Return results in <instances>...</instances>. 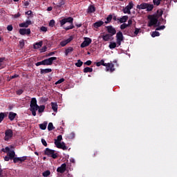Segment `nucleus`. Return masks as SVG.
I'll return each instance as SVG.
<instances>
[{"label":"nucleus","instance_id":"nucleus-23","mask_svg":"<svg viewBox=\"0 0 177 177\" xmlns=\"http://www.w3.org/2000/svg\"><path fill=\"white\" fill-rule=\"evenodd\" d=\"M17 113H14V112H10L9 113V115H8V118L10 121H12L15 120V118H16L17 116Z\"/></svg>","mask_w":177,"mask_h":177},{"label":"nucleus","instance_id":"nucleus-58","mask_svg":"<svg viewBox=\"0 0 177 177\" xmlns=\"http://www.w3.org/2000/svg\"><path fill=\"white\" fill-rule=\"evenodd\" d=\"M10 160H11L10 157H9L8 156H5V158H4L5 161L8 162V161H10Z\"/></svg>","mask_w":177,"mask_h":177},{"label":"nucleus","instance_id":"nucleus-63","mask_svg":"<svg viewBox=\"0 0 177 177\" xmlns=\"http://www.w3.org/2000/svg\"><path fill=\"white\" fill-rule=\"evenodd\" d=\"M127 27L125 26L124 25L122 24L120 26V28L123 30H125Z\"/></svg>","mask_w":177,"mask_h":177},{"label":"nucleus","instance_id":"nucleus-34","mask_svg":"<svg viewBox=\"0 0 177 177\" xmlns=\"http://www.w3.org/2000/svg\"><path fill=\"white\" fill-rule=\"evenodd\" d=\"M47 122H44L41 124H39V128L40 129H42L43 131H44L45 129H46L47 128Z\"/></svg>","mask_w":177,"mask_h":177},{"label":"nucleus","instance_id":"nucleus-28","mask_svg":"<svg viewBox=\"0 0 177 177\" xmlns=\"http://www.w3.org/2000/svg\"><path fill=\"white\" fill-rule=\"evenodd\" d=\"M163 11L161 9L157 10L156 15H152L151 16H156V18H160L162 16Z\"/></svg>","mask_w":177,"mask_h":177},{"label":"nucleus","instance_id":"nucleus-29","mask_svg":"<svg viewBox=\"0 0 177 177\" xmlns=\"http://www.w3.org/2000/svg\"><path fill=\"white\" fill-rule=\"evenodd\" d=\"M111 20H113V15H110L107 16L106 21H104V24H109L111 23Z\"/></svg>","mask_w":177,"mask_h":177},{"label":"nucleus","instance_id":"nucleus-62","mask_svg":"<svg viewBox=\"0 0 177 177\" xmlns=\"http://www.w3.org/2000/svg\"><path fill=\"white\" fill-rule=\"evenodd\" d=\"M8 31H12V25H9L7 26Z\"/></svg>","mask_w":177,"mask_h":177},{"label":"nucleus","instance_id":"nucleus-51","mask_svg":"<svg viewBox=\"0 0 177 177\" xmlns=\"http://www.w3.org/2000/svg\"><path fill=\"white\" fill-rule=\"evenodd\" d=\"M46 50H47V46H44V47H43L42 48L40 49V53H43L46 52Z\"/></svg>","mask_w":177,"mask_h":177},{"label":"nucleus","instance_id":"nucleus-25","mask_svg":"<svg viewBox=\"0 0 177 177\" xmlns=\"http://www.w3.org/2000/svg\"><path fill=\"white\" fill-rule=\"evenodd\" d=\"M75 133L74 132H71V133H68V135H66V139H68V140L75 139Z\"/></svg>","mask_w":177,"mask_h":177},{"label":"nucleus","instance_id":"nucleus-44","mask_svg":"<svg viewBox=\"0 0 177 177\" xmlns=\"http://www.w3.org/2000/svg\"><path fill=\"white\" fill-rule=\"evenodd\" d=\"M65 80L64 78H61L60 80H59L57 82H55V85H58V84H60L63 82H64Z\"/></svg>","mask_w":177,"mask_h":177},{"label":"nucleus","instance_id":"nucleus-1","mask_svg":"<svg viewBox=\"0 0 177 177\" xmlns=\"http://www.w3.org/2000/svg\"><path fill=\"white\" fill-rule=\"evenodd\" d=\"M73 18L72 17H68V18H64L60 20L61 27H63L66 24L68 23V26H64V30L68 31L69 30H73L75 26H73Z\"/></svg>","mask_w":177,"mask_h":177},{"label":"nucleus","instance_id":"nucleus-10","mask_svg":"<svg viewBox=\"0 0 177 177\" xmlns=\"http://www.w3.org/2000/svg\"><path fill=\"white\" fill-rule=\"evenodd\" d=\"M106 64V66H106V72H111V73L115 71V68H114V64L113 63H109Z\"/></svg>","mask_w":177,"mask_h":177},{"label":"nucleus","instance_id":"nucleus-26","mask_svg":"<svg viewBox=\"0 0 177 177\" xmlns=\"http://www.w3.org/2000/svg\"><path fill=\"white\" fill-rule=\"evenodd\" d=\"M16 156V153L14 151H10L9 153H7V156L10 157V160H12L15 158V156Z\"/></svg>","mask_w":177,"mask_h":177},{"label":"nucleus","instance_id":"nucleus-46","mask_svg":"<svg viewBox=\"0 0 177 177\" xmlns=\"http://www.w3.org/2000/svg\"><path fill=\"white\" fill-rule=\"evenodd\" d=\"M133 8V3L132 1H130L129 5L127 6L126 8L128 9H132Z\"/></svg>","mask_w":177,"mask_h":177},{"label":"nucleus","instance_id":"nucleus-11","mask_svg":"<svg viewBox=\"0 0 177 177\" xmlns=\"http://www.w3.org/2000/svg\"><path fill=\"white\" fill-rule=\"evenodd\" d=\"M67 165L66 163H63L61 165L60 167H58L57 169H56V171H57L59 174H64L66 171Z\"/></svg>","mask_w":177,"mask_h":177},{"label":"nucleus","instance_id":"nucleus-2","mask_svg":"<svg viewBox=\"0 0 177 177\" xmlns=\"http://www.w3.org/2000/svg\"><path fill=\"white\" fill-rule=\"evenodd\" d=\"M37 99L35 97L32 98V100L30 101V111H32V116L37 115V111L39 106V105H37Z\"/></svg>","mask_w":177,"mask_h":177},{"label":"nucleus","instance_id":"nucleus-35","mask_svg":"<svg viewBox=\"0 0 177 177\" xmlns=\"http://www.w3.org/2000/svg\"><path fill=\"white\" fill-rule=\"evenodd\" d=\"M162 0H153V5L155 6H159L160 4H161V1Z\"/></svg>","mask_w":177,"mask_h":177},{"label":"nucleus","instance_id":"nucleus-18","mask_svg":"<svg viewBox=\"0 0 177 177\" xmlns=\"http://www.w3.org/2000/svg\"><path fill=\"white\" fill-rule=\"evenodd\" d=\"M50 105H51V109H53L54 113H57L58 109V105L57 102H51Z\"/></svg>","mask_w":177,"mask_h":177},{"label":"nucleus","instance_id":"nucleus-61","mask_svg":"<svg viewBox=\"0 0 177 177\" xmlns=\"http://www.w3.org/2000/svg\"><path fill=\"white\" fill-rule=\"evenodd\" d=\"M5 150H6L5 151L6 153L12 151V150H10V148L8 147H6Z\"/></svg>","mask_w":177,"mask_h":177},{"label":"nucleus","instance_id":"nucleus-15","mask_svg":"<svg viewBox=\"0 0 177 177\" xmlns=\"http://www.w3.org/2000/svg\"><path fill=\"white\" fill-rule=\"evenodd\" d=\"M31 24H32V21L30 20H27V21H26V22H23V23L20 24L19 27L27 28L29 26H30Z\"/></svg>","mask_w":177,"mask_h":177},{"label":"nucleus","instance_id":"nucleus-37","mask_svg":"<svg viewBox=\"0 0 177 177\" xmlns=\"http://www.w3.org/2000/svg\"><path fill=\"white\" fill-rule=\"evenodd\" d=\"M50 175V170H46V171H44L43 173H42V176H44V177H48V176H49Z\"/></svg>","mask_w":177,"mask_h":177},{"label":"nucleus","instance_id":"nucleus-40","mask_svg":"<svg viewBox=\"0 0 177 177\" xmlns=\"http://www.w3.org/2000/svg\"><path fill=\"white\" fill-rule=\"evenodd\" d=\"M131 8H125L124 10H122V12L124 13V14H129V15H131Z\"/></svg>","mask_w":177,"mask_h":177},{"label":"nucleus","instance_id":"nucleus-17","mask_svg":"<svg viewBox=\"0 0 177 177\" xmlns=\"http://www.w3.org/2000/svg\"><path fill=\"white\" fill-rule=\"evenodd\" d=\"M50 72H52V68H45V69L41 68L40 69V74L41 75L48 74Z\"/></svg>","mask_w":177,"mask_h":177},{"label":"nucleus","instance_id":"nucleus-7","mask_svg":"<svg viewBox=\"0 0 177 177\" xmlns=\"http://www.w3.org/2000/svg\"><path fill=\"white\" fill-rule=\"evenodd\" d=\"M124 41V36L122 32H118L116 33V44L118 46H121V42Z\"/></svg>","mask_w":177,"mask_h":177},{"label":"nucleus","instance_id":"nucleus-6","mask_svg":"<svg viewBox=\"0 0 177 177\" xmlns=\"http://www.w3.org/2000/svg\"><path fill=\"white\" fill-rule=\"evenodd\" d=\"M148 19H149V22H148L147 26L152 27L153 26H156L158 23V19L155 15H148Z\"/></svg>","mask_w":177,"mask_h":177},{"label":"nucleus","instance_id":"nucleus-56","mask_svg":"<svg viewBox=\"0 0 177 177\" xmlns=\"http://www.w3.org/2000/svg\"><path fill=\"white\" fill-rule=\"evenodd\" d=\"M55 53H57V51L50 52V53H48V54L47 55V56H48V57H50V56L55 55Z\"/></svg>","mask_w":177,"mask_h":177},{"label":"nucleus","instance_id":"nucleus-5","mask_svg":"<svg viewBox=\"0 0 177 177\" xmlns=\"http://www.w3.org/2000/svg\"><path fill=\"white\" fill-rule=\"evenodd\" d=\"M44 154L48 157L53 158V159H57L58 158V153L55 150L50 149V148H46L45 150H44Z\"/></svg>","mask_w":177,"mask_h":177},{"label":"nucleus","instance_id":"nucleus-43","mask_svg":"<svg viewBox=\"0 0 177 177\" xmlns=\"http://www.w3.org/2000/svg\"><path fill=\"white\" fill-rule=\"evenodd\" d=\"M54 145H55L56 147L59 148V146L62 145V142L55 140V141H54Z\"/></svg>","mask_w":177,"mask_h":177},{"label":"nucleus","instance_id":"nucleus-30","mask_svg":"<svg viewBox=\"0 0 177 177\" xmlns=\"http://www.w3.org/2000/svg\"><path fill=\"white\" fill-rule=\"evenodd\" d=\"M93 71V69L92 68L90 67H86L84 68L83 72L84 73H92Z\"/></svg>","mask_w":177,"mask_h":177},{"label":"nucleus","instance_id":"nucleus-45","mask_svg":"<svg viewBox=\"0 0 177 177\" xmlns=\"http://www.w3.org/2000/svg\"><path fill=\"white\" fill-rule=\"evenodd\" d=\"M20 162H23L27 160V156H23L21 158H18Z\"/></svg>","mask_w":177,"mask_h":177},{"label":"nucleus","instance_id":"nucleus-50","mask_svg":"<svg viewBox=\"0 0 177 177\" xmlns=\"http://www.w3.org/2000/svg\"><path fill=\"white\" fill-rule=\"evenodd\" d=\"M55 20H53V19H51L50 21V24H48V26H50V27H53L54 26H55Z\"/></svg>","mask_w":177,"mask_h":177},{"label":"nucleus","instance_id":"nucleus-8","mask_svg":"<svg viewBox=\"0 0 177 177\" xmlns=\"http://www.w3.org/2000/svg\"><path fill=\"white\" fill-rule=\"evenodd\" d=\"M84 40L83 43L81 44L80 47L86 48V47L90 46V44L92 42L91 39L89 37H85V38H84Z\"/></svg>","mask_w":177,"mask_h":177},{"label":"nucleus","instance_id":"nucleus-49","mask_svg":"<svg viewBox=\"0 0 177 177\" xmlns=\"http://www.w3.org/2000/svg\"><path fill=\"white\" fill-rule=\"evenodd\" d=\"M25 46V43H24V41L22 40V41H19V47L21 48H23Z\"/></svg>","mask_w":177,"mask_h":177},{"label":"nucleus","instance_id":"nucleus-20","mask_svg":"<svg viewBox=\"0 0 177 177\" xmlns=\"http://www.w3.org/2000/svg\"><path fill=\"white\" fill-rule=\"evenodd\" d=\"M43 45V42L42 41H40L38 43H35V44H33V48L35 50L39 49L40 48L42 47Z\"/></svg>","mask_w":177,"mask_h":177},{"label":"nucleus","instance_id":"nucleus-19","mask_svg":"<svg viewBox=\"0 0 177 177\" xmlns=\"http://www.w3.org/2000/svg\"><path fill=\"white\" fill-rule=\"evenodd\" d=\"M113 35H109V34H106L105 35L102 36V38L103 39V41H109L111 40V37Z\"/></svg>","mask_w":177,"mask_h":177},{"label":"nucleus","instance_id":"nucleus-14","mask_svg":"<svg viewBox=\"0 0 177 177\" xmlns=\"http://www.w3.org/2000/svg\"><path fill=\"white\" fill-rule=\"evenodd\" d=\"M73 40V36H69L68 39H66L65 41H62L60 43V46L62 47L66 46L68 43L72 41Z\"/></svg>","mask_w":177,"mask_h":177},{"label":"nucleus","instance_id":"nucleus-32","mask_svg":"<svg viewBox=\"0 0 177 177\" xmlns=\"http://www.w3.org/2000/svg\"><path fill=\"white\" fill-rule=\"evenodd\" d=\"M65 5V0H61L57 5H56V8L59 9L62 6Z\"/></svg>","mask_w":177,"mask_h":177},{"label":"nucleus","instance_id":"nucleus-22","mask_svg":"<svg viewBox=\"0 0 177 177\" xmlns=\"http://www.w3.org/2000/svg\"><path fill=\"white\" fill-rule=\"evenodd\" d=\"M103 24H104L103 21L100 20L93 24V27L95 28H98L99 27H101L102 26H103Z\"/></svg>","mask_w":177,"mask_h":177},{"label":"nucleus","instance_id":"nucleus-24","mask_svg":"<svg viewBox=\"0 0 177 177\" xmlns=\"http://www.w3.org/2000/svg\"><path fill=\"white\" fill-rule=\"evenodd\" d=\"M107 64L108 63H105V62L104 61V59H101V61L98 62H96L95 63V65L96 66H107Z\"/></svg>","mask_w":177,"mask_h":177},{"label":"nucleus","instance_id":"nucleus-64","mask_svg":"<svg viewBox=\"0 0 177 177\" xmlns=\"http://www.w3.org/2000/svg\"><path fill=\"white\" fill-rule=\"evenodd\" d=\"M21 15L19 12H17V14L14 15L15 18H19Z\"/></svg>","mask_w":177,"mask_h":177},{"label":"nucleus","instance_id":"nucleus-9","mask_svg":"<svg viewBox=\"0 0 177 177\" xmlns=\"http://www.w3.org/2000/svg\"><path fill=\"white\" fill-rule=\"evenodd\" d=\"M12 137V131L11 129L6 130L4 140L8 141Z\"/></svg>","mask_w":177,"mask_h":177},{"label":"nucleus","instance_id":"nucleus-27","mask_svg":"<svg viewBox=\"0 0 177 177\" xmlns=\"http://www.w3.org/2000/svg\"><path fill=\"white\" fill-rule=\"evenodd\" d=\"M72 52H73V48L69 46L68 48L66 49L65 50V55L68 56V54L72 53Z\"/></svg>","mask_w":177,"mask_h":177},{"label":"nucleus","instance_id":"nucleus-47","mask_svg":"<svg viewBox=\"0 0 177 177\" xmlns=\"http://www.w3.org/2000/svg\"><path fill=\"white\" fill-rule=\"evenodd\" d=\"M41 142H42V145L44 147H48V144L46 140H45V139H41Z\"/></svg>","mask_w":177,"mask_h":177},{"label":"nucleus","instance_id":"nucleus-39","mask_svg":"<svg viewBox=\"0 0 177 177\" xmlns=\"http://www.w3.org/2000/svg\"><path fill=\"white\" fill-rule=\"evenodd\" d=\"M58 149H61L64 151H66L68 149L67 147H66L65 142H62V145L59 146V147H57Z\"/></svg>","mask_w":177,"mask_h":177},{"label":"nucleus","instance_id":"nucleus-55","mask_svg":"<svg viewBox=\"0 0 177 177\" xmlns=\"http://www.w3.org/2000/svg\"><path fill=\"white\" fill-rule=\"evenodd\" d=\"M41 31L44 32H47V28L45 26H42L40 28Z\"/></svg>","mask_w":177,"mask_h":177},{"label":"nucleus","instance_id":"nucleus-21","mask_svg":"<svg viewBox=\"0 0 177 177\" xmlns=\"http://www.w3.org/2000/svg\"><path fill=\"white\" fill-rule=\"evenodd\" d=\"M96 10L95 6H89L87 10L88 14H91L95 12Z\"/></svg>","mask_w":177,"mask_h":177},{"label":"nucleus","instance_id":"nucleus-57","mask_svg":"<svg viewBox=\"0 0 177 177\" xmlns=\"http://www.w3.org/2000/svg\"><path fill=\"white\" fill-rule=\"evenodd\" d=\"M24 91L22 89H19L18 91H17V94L18 95H21L23 93Z\"/></svg>","mask_w":177,"mask_h":177},{"label":"nucleus","instance_id":"nucleus-52","mask_svg":"<svg viewBox=\"0 0 177 177\" xmlns=\"http://www.w3.org/2000/svg\"><path fill=\"white\" fill-rule=\"evenodd\" d=\"M165 28V26H159L156 28V31H160V30H164Z\"/></svg>","mask_w":177,"mask_h":177},{"label":"nucleus","instance_id":"nucleus-3","mask_svg":"<svg viewBox=\"0 0 177 177\" xmlns=\"http://www.w3.org/2000/svg\"><path fill=\"white\" fill-rule=\"evenodd\" d=\"M57 57H50L47 59H44L43 61L38 62L37 63H35L36 66H39L41 65L44 66H52L54 61L57 60Z\"/></svg>","mask_w":177,"mask_h":177},{"label":"nucleus","instance_id":"nucleus-38","mask_svg":"<svg viewBox=\"0 0 177 177\" xmlns=\"http://www.w3.org/2000/svg\"><path fill=\"white\" fill-rule=\"evenodd\" d=\"M53 129H55V127H53V123L52 122L48 123V131H53Z\"/></svg>","mask_w":177,"mask_h":177},{"label":"nucleus","instance_id":"nucleus-4","mask_svg":"<svg viewBox=\"0 0 177 177\" xmlns=\"http://www.w3.org/2000/svg\"><path fill=\"white\" fill-rule=\"evenodd\" d=\"M136 8H137V9H139V10H145V9H147V12H151L153 10L154 5L151 4V3H142L140 5H137Z\"/></svg>","mask_w":177,"mask_h":177},{"label":"nucleus","instance_id":"nucleus-59","mask_svg":"<svg viewBox=\"0 0 177 177\" xmlns=\"http://www.w3.org/2000/svg\"><path fill=\"white\" fill-rule=\"evenodd\" d=\"M12 160H14V162H15V163H17V162H20V160H19V158H12Z\"/></svg>","mask_w":177,"mask_h":177},{"label":"nucleus","instance_id":"nucleus-60","mask_svg":"<svg viewBox=\"0 0 177 177\" xmlns=\"http://www.w3.org/2000/svg\"><path fill=\"white\" fill-rule=\"evenodd\" d=\"M55 140H57V142H61L62 140V136H58L57 139Z\"/></svg>","mask_w":177,"mask_h":177},{"label":"nucleus","instance_id":"nucleus-31","mask_svg":"<svg viewBox=\"0 0 177 177\" xmlns=\"http://www.w3.org/2000/svg\"><path fill=\"white\" fill-rule=\"evenodd\" d=\"M44 110H45L44 105L38 106V109H37L38 113H43V112H44Z\"/></svg>","mask_w":177,"mask_h":177},{"label":"nucleus","instance_id":"nucleus-36","mask_svg":"<svg viewBox=\"0 0 177 177\" xmlns=\"http://www.w3.org/2000/svg\"><path fill=\"white\" fill-rule=\"evenodd\" d=\"M83 65V62L81 61V59H78L77 60V62L75 63V66L78 67V68H80L82 67Z\"/></svg>","mask_w":177,"mask_h":177},{"label":"nucleus","instance_id":"nucleus-48","mask_svg":"<svg viewBox=\"0 0 177 177\" xmlns=\"http://www.w3.org/2000/svg\"><path fill=\"white\" fill-rule=\"evenodd\" d=\"M140 30H141V29H140V28H135L134 35H135V36L138 35V34H139Z\"/></svg>","mask_w":177,"mask_h":177},{"label":"nucleus","instance_id":"nucleus-41","mask_svg":"<svg viewBox=\"0 0 177 177\" xmlns=\"http://www.w3.org/2000/svg\"><path fill=\"white\" fill-rule=\"evenodd\" d=\"M160 36V32H152V34H151V37L153 38H154L155 37H159Z\"/></svg>","mask_w":177,"mask_h":177},{"label":"nucleus","instance_id":"nucleus-13","mask_svg":"<svg viewBox=\"0 0 177 177\" xmlns=\"http://www.w3.org/2000/svg\"><path fill=\"white\" fill-rule=\"evenodd\" d=\"M19 34L21 35H30V34H31V30H30V28H21L19 30Z\"/></svg>","mask_w":177,"mask_h":177},{"label":"nucleus","instance_id":"nucleus-42","mask_svg":"<svg viewBox=\"0 0 177 177\" xmlns=\"http://www.w3.org/2000/svg\"><path fill=\"white\" fill-rule=\"evenodd\" d=\"M160 24H166L167 21L164 19V18L160 17L159 19V25Z\"/></svg>","mask_w":177,"mask_h":177},{"label":"nucleus","instance_id":"nucleus-53","mask_svg":"<svg viewBox=\"0 0 177 177\" xmlns=\"http://www.w3.org/2000/svg\"><path fill=\"white\" fill-rule=\"evenodd\" d=\"M5 118L4 113H0V122H2Z\"/></svg>","mask_w":177,"mask_h":177},{"label":"nucleus","instance_id":"nucleus-16","mask_svg":"<svg viewBox=\"0 0 177 177\" xmlns=\"http://www.w3.org/2000/svg\"><path fill=\"white\" fill-rule=\"evenodd\" d=\"M129 17L127 15L122 16V18H118V21H119L120 24L126 23Z\"/></svg>","mask_w":177,"mask_h":177},{"label":"nucleus","instance_id":"nucleus-33","mask_svg":"<svg viewBox=\"0 0 177 177\" xmlns=\"http://www.w3.org/2000/svg\"><path fill=\"white\" fill-rule=\"evenodd\" d=\"M119 46H117L116 43L112 42V43H111V44H109V48H111V50H113L116 47H119Z\"/></svg>","mask_w":177,"mask_h":177},{"label":"nucleus","instance_id":"nucleus-54","mask_svg":"<svg viewBox=\"0 0 177 177\" xmlns=\"http://www.w3.org/2000/svg\"><path fill=\"white\" fill-rule=\"evenodd\" d=\"M91 60H88V61H86V62H84V65H86V66H91Z\"/></svg>","mask_w":177,"mask_h":177},{"label":"nucleus","instance_id":"nucleus-12","mask_svg":"<svg viewBox=\"0 0 177 177\" xmlns=\"http://www.w3.org/2000/svg\"><path fill=\"white\" fill-rule=\"evenodd\" d=\"M106 28L107 32L109 33V35H115L116 30H115V28H113L111 26H106Z\"/></svg>","mask_w":177,"mask_h":177}]
</instances>
